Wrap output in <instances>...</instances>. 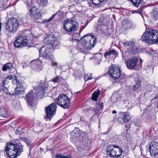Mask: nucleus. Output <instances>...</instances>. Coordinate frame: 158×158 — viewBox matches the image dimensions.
I'll use <instances>...</instances> for the list:
<instances>
[{
    "label": "nucleus",
    "mask_w": 158,
    "mask_h": 158,
    "mask_svg": "<svg viewBox=\"0 0 158 158\" xmlns=\"http://www.w3.org/2000/svg\"><path fill=\"white\" fill-rule=\"evenodd\" d=\"M47 85L45 83H41L37 87H35L32 91L28 93L26 96V99L29 105H31V102L36 98H41L44 96L47 89Z\"/></svg>",
    "instance_id": "obj_1"
},
{
    "label": "nucleus",
    "mask_w": 158,
    "mask_h": 158,
    "mask_svg": "<svg viewBox=\"0 0 158 158\" xmlns=\"http://www.w3.org/2000/svg\"><path fill=\"white\" fill-rule=\"evenodd\" d=\"M5 151L10 158H16L23 151L22 146L20 143H6Z\"/></svg>",
    "instance_id": "obj_2"
},
{
    "label": "nucleus",
    "mask_w": 158,
    "mask_h": 158,
    "mask_svg": "<svg viewBox=\"0 0 158 158\" xmlns=\"http://www.w3.org/2000/svg\"><path fill=\"white\" fill-rule=\"evenodd\" d=\"M141 39L148 43H158V31L154 29H146L141 36Z\"/></svg>",
    "instance_id": "obj_3"
},
{
    "label": "nucleus",
    "mask_w": 158,
    "mask_h": 158,
    "mask_svg": "<svg viewBox=\"0 0 158 158\" xmlns=\"http://www.w3.org/2000/svg\"><path fill=\"white\" fill-rule=\"evenodd\" d=\"M5 79H7V80H12L14 82H16L17 86L12 94L13 95H18L21 94L24 92V88L23 83L17 80L15 76L9 75L7 76Z\"/></svg>",
    "instance_id": "obj_4"
},
{
    "label": "nucleus",
    "mask_w": 158,
    "mask_h": 158,
    "mask_svg": "<svg viewBox=\"0 0 158 158\" xmlns=\"http://www.w3.org/2000/svg\"><path fill=\"white\" fill-rule=\"evenodd\" d=\"M81 41L84 47L86 48L87 50H90L91 48L94 46L96 43V40L92 35L88 34L82 37Z\"/></svg>",
    "instance_id": "obj_5"
},
{
    "label": "nucleus",
    "mask_w": 158,
    "mask_h": 158,
    "mask_svg": "<svg viewBox=\"0 0 158 158\" xmlns=\"http://www.w3.org/2000/svg\"><path fill=\"white\" fill-rule=\"evenodd\" d=\"M55 103L63 109L68 108L70 105V99L65 94H61L55 100Z\"/></svg>",
    "instance_id": "obj_6"
},
{
    "label": "nucleus",
    "mask_w": 158,
    "mask_h": 158,
    "mask_svg": "<svg viewBox=\"0 0 158 158\" xmlns=\"http://www.w3.org/2000/svg\"><path fill=\"white\" fill-rule=\"evenodd\" d=\"M107 154L111 157H117L120 156L123 152V150L118 146L110 145L106 149Z\"/></svg>",
    "instance_id": "obj_7"
},
{
    "label": "nucleus",
    "mask_w": 158,
    "mask_h": 158,
    "mask_svg": "<svg viewBox=\"0 0 158 158\" xmlns=\"http://www.w3.org/2000/svg\"><path fill=\"white\" fill-rule=\"evenodd\" d=\"M77 23L76 21L71 19L65 20L63 28L65 30V33L69 34L70 32H74L77 28Z\"/></svg>",
    "instance_id": "obj_8"
},
{
    "label": "nucleus",
    "mask_w": 158,
    "mask_h": 158,
    "mask_svg": "<svg viewBox=\"0 0 158 158\" xmlns=\"http://www.w3.org/2000/svg\"><path fill=\"white\" fill-rule=\"evenodd\" d=\"M6 29L11 32H15L19 27V21L16 18L12 17L6 22Z\"/></svg>",
    "instance_id": "obj_9"
},
{
    "label": "nucleus",
    "mask_w": 158,
    "mask_h": 158,
    "mask_svg": "<svg viewBox=\"0 0 158 158\" xmlns=\"http://www.w3.org/2000/svg\"><path fill=\"white\" fill-rule=\"evenodd\" d=\"M142 60H140V64H137L138 59L137 57L135 56L128 59L126 61V65L127 67L129 69H135V68L138 66V69H139L142 68Z\"/></svg>",
    "instance_id": "obj_10"
},
{
    "label": "nucleus",
    "mask_w": 158,
    "mask_h": 158,
    "mask_svg": "<svg viewBox=\"0 0 158 158\" xmlns=\"http://www.w3.org/2000/svg\"><path fill=\"white\" fill-rule=\"evenodd\" d=\"M56 106V104L53 103L46 107V115L44 118L46 120H50L51 117L55 114Z\"/></svg>",
    "instance_id": "obj_11"
},
{
    "label": "nucleus",
    "mask_w": 158,
    "mask_h": 158,
    "mask_svg": "<svg viewBox=\"0 0 158 158\" xmlns=\"http://www.w3.org/2000/svg\"><path fill=\"white\" fill-rule=\"evenodd\" d=\"M121 43L123 46L127 49V51L129 53L135 54L136 52L135 43L133 41L123 40L122 41Z\"/></svg>",
    "instance_id": "obj_12"
},
{
    "label": "nucleus",
    "mask_w": 158,
    "mask_h": 158,
    "mask_svg": "<svg viewBox=\"0 0 158 158\" xmlns=\"http://www.w3.org/2000/svg\"><path fill=\"white\" fill-rule=\"evenodd\" d=\"M109 73L112 77L115 80L119 77L121 73L120 70L118 67L113 65L110 68Z\"/></svg>",
    "instance_id": "obj_13"
},
{
    "label": "nucleus",
    "mask_w": 158,
    "mask_h": 158,
    "mask_svg": "<svg viewBox=\"0 0 158 158\" xmlns=\"http://www.w3.org/2000/svg\"><path fill=\"white\" fill-rule=\"evenodd\" d=\"M27 39L23 36H19L14 43V45L16 48H21L26 46L27 44Z\"/></svg>",
    "instance_id": "obj_14"
},
{
    "label": "nucleus",
    "mask_w": 158,
    "mask_h": 158,
    "mask_svg": "<svg viewBox=\"0 0 158 158\" xmlns=\"http://www.w3.org/2000/svg\"><path fill=\"white\" fill-rule=\"evenodd\" d=\"M149 151L152 156H158V143L152 142L150 144Z\"/></svg>",
    "instance_id": "obj_15"
},
{
    "label": "nucleus",
    "mask_w": 158,
    "mask_h": 158,
    "mask_svg": "<svg viewBox=\"0 0 158 158\" xmlns=\"http://www.w3.org/2000/svg\"><path fill=\"white\" fill-rule=\"evenodd\" d=\"M29 14L30 17L37 19L40 18L41 16L40 13L39 12L38 9L35 6H31V8H29Z\"/></svg>",
    "instance_id": "obj_16"
},
{
    "label": "nucleus",
    "mask_w": 158,
    "mask_h": 158,
    "mask_svg": "<svg viewBox=\"0 0 158 158\" xmlns=\"http://www.w3.org/2000/svg\"><path fill=\"white\" fill-rule=\"evenodd\" d=\"M48 46H43L41 47L40 49H39L40 55L42 56L48 58L49 57V49Z\"/></svg>",
    "instance_id": "obj_17"
},
{
    "label": "nucleus",
    "mask_w": 158,
    "mask_h": 158,
    "mask_svg": "<svg viewBox=\"0 0 158 158\" xmlns=\"http://www.w3.org/2000/svg\"><path fill=\"white\" fill-rule=\"evenodd\" d=\"M43 41L45 44L44 46H48L50 47H52L54 45V41L53 38L50 36L47 37L44 39Z\"/></svg>",
    "instance_id": "obj_18"
},
{
    "label": "nucleus",
    "mask_w": 158,
    "mask_h": 158,
    "mask_svg": "<svg viewBox=\"0 0 158 158\" xmlns=\"http://www.w3.org/2000/svg\"><path fill=\"white\" fill-rule=\"evenodd\" d=\"M9 82L8 80L7 79H5L3 81L2 83V89L4 92L7 93L8 91V84Z\"/></svg>",
    "instance_id": "obj_19"
},
{
    "label": "nucleus",
    "mask_w": 158,
    "mask_h": 158,
    "mask_svg": "<svg viewBox=\"0 0 158 158\" xmlns=\"http://www.w3.org/2000/svg\"><path fill=\"white\" fill-rule=\"evenodd\" d=\"M131 117L129 113L127 112H124L123 114V118L125 122H128L131 119Z\"/></svg>",
    "instance_id": "obj_20"
},
{
    "label": "nucleus",
    "mask_w": 158,
    "mask_h": 158,
    "mask_svg": "<svg viewBox=\"0 0 158 158\" xmlns=\"http://www.w3.org/2000/svg\"><path fill=\"white\" fill-rule=\"evenodd\" d=\"M151 16L152 19L156 20L158 19V12L157 10L153 9L151 13Z\"/></svg>",
    "instance_id": "obj_21"
},
{
    "label": "nucleus",
    "mask_w": 158,
    "mask_h": 158,
    "mask_svg": "<svg viewBox=\"0 0 158 158\" xmlns=\"http://www.w3.org/2000/svg\"><path fill=\"white\" fill-rule=\"evenodd\" d=\"M13 67V64L11 63H9L4 65L2 68V70L3 71H6L8 69H10Z\"/></svg>",
    "instance_id": "obj_22"
},
{
    "label": "nucleus",
    "mask_w": 158,
    "mask_h": 158,
    "mask_svg": "<svg viewBox=\"0 0 158 158\" xmlns=\"http://www.w3.org/2000/svg\"><path fill=\"white\" fill-rule=\"evenodd\" d=\"M40 61L37 60H33L30 62V64L31 66L33 68H36V66H38L40 64Z\"/></svg>",
    "instance_id": "obj_23"
},
{
    "label": "nucleus",
    "mask_w": 158,
    "mask_h": 158,
    "mask_svg": "<svg viewBox=\"0 0 158 158\" xmlns=\"http://www.w3.org/2000/svg\"><path fill=\"white\" fill-rule=\"evenodd\" d=\"M100 94L99 90L95 91L92 94V100L95 101L97 100V98Z\"/></svg>",
    "instance_id": "obj_24"
},
{
    "label": "nucleus",
    "mask_w": 158,
    "mask_h": 158,
    "mask_svg": "<svg viewBox=\"0 0 158 158\" xmlns=\"http://www.w3.org/2000/svg\"><path fill=\"white\" fill-rule=\"evenodd\" d=\"M140 82L139 81H137L135 85L133 87V89L135 91H139L140 89Z\"/></svg>",
    "instance_id": "obj_25"
},
{
    "label": "nucleus",
    "mask_w": 158,
    "mask_h": 158,
    "mask_svg": "<svg viewBox=\"0 0 158 158\" xmlns=\"http://www.w3.org/2000/svg\"><path fill=\"white\" fill-rule=\"evenodd\" d=\"M133 5L136 7H137L141 2V0H130Z\"/></svg>",
    "instance_id": "obj_26"
},
{
    "label": "nucleus",
    "mask_w": 158,
    "mask_h": 158,
    "mask_svg": "<svg viewBox=\"0 0 158 158\" xmlns=\"http://www.w3.org/2000/svg\"><path fill=\"white\" fill-rule=\"evenodd\" d=\"M116 52L114 50H110L107 52H106L105 54V56H110L111 55H115Z\"/></svg>",
    "instance_id": "obj_27"
},
{
    "label": "nucleus",
    "mask_w": 158,
    "mask_h": 158,
    "mask_svg": "<svg viewBox=\"0 0 158 158\" xmlns=\"http://www.w3.org/2000/svg\"><path fill=\"white\" fill-rule=\"evenodd\" d=\"M92 2L95 5H99L102 2L100 0H92Z\"/></svg>",
    "instance_id": "obj_28"
},
{
    "label": "nucleus",
    "mask_w": 158,
    "mask_h": 158,
    "mask_svg": "<svg viewBox=\"0 0 158 158\" xmlns=\"http://www.w3.org/2000/svg\"><path fill=\"white\" fill-rule=\"evenodd\" d=\"M98 108L100 110H102L103 109V103L102 101H100L98 104Z\"/></svg>",
    "instance_id": "obj_29"
},
{
    "label": "nucleus",
    "mask_w": 158,
    "mask_h": 158,
    "mask_svg": "<svg viewBox=\"0 0 158 158\" xmlns=\"http://www.w3.org/2000/svg\"><path fill=\"white\" fill-rule=\"evenodd\" d=\"M55 158H71V157L69 156H60L59 155H57L56 156Z\"/></svg>",
    "instance_id": "obj_30"
},
{
    "label": "nucleus",
    "mask_w": 158,
    "mask_h": 158,
    "mask_svg": "<svg viewBox=\"0 0 158 158\" xmlns=\"http://www.w3.org/2000/svg\"><path fill=\"white\" fill-rule=\"evenodd\" d=\"M59 80L58 76L56 77L55 78L52 80V81L54 83L57 82Z\"/></svg>",
    "instance_id": "obj_31"
},
{
    "label": "nucleus",
    "mask_w": 158,
    "mask_h": 158,
    "mask_svg": "<svg viewBox=\"0 0 158 158\" xmlns=\"http://www.w3.org/2000/svg\"><path fill=\"white\" fill-rule=\"evenodd\" d=\"M92 79V77H90L88 75H85V76L84 77V79L85 81H87L91 79Z\"/></svg>",
    "instance_id": "obj_32"
},
{
    "label": "nucleus",
    "mask_w": 158,
    "mask_h": 158,
    "mask_svg": "<svg viewBox=\"0 0 158 158\" xmlns=\"http://www.w3.org/2000/svg\"><path fill=\"white\" fill-rule=\"evenodd\" d=\"M26 5L28 10H29V8H31V2H30L29 1H28V2H27Z\"/></svg>",
    "instance_id": "obj_33"
},
{
    "label": "nucleus",
    "mask_w": 158,
    "mask_h": 158,
    "mask_svg": "<svg viewBox=\"0 0 158 158\" xmlns=\"http://www.w3.org/2000/svg\"><path fill=\"white\" fill-rule=\"evenodd\" d=\"M56 14H53L52 16L48 20L47 22H48L52 20L55 17Z\"/></svg>",
    "instance_id": "obj_34"
},
{
    "label": "nucleus",
    "mask_w": 158,
    "mask_h": 158,
    "mask_svg": "<svg viewBox=\"0 0 158 158\" xmlns=\"http://www.w3.org/2000/svg\"><path fill=\"white\" fill-rule=\"evenodd\" d=\"M21 139L24 141L25 142H26L27 144H29V143L28 142V140L26 138H22Z\"/></svg>",
    "instance_id": "obj_35"
},
{
    "label": "nucleus",
    "mask_w": 158,
    "mask_h": 158,
    "mask_svg": "<svg viewBox=\"0 0 158 158\" xmlns=\"http://www.w3.org/2000/svg\"><path fill=\"white\" fill-rule=\"evenodd\" d=\"M125 81V79L124 77H121V79L120 80H119L118 81V82H119L120 83H122L124 82Z\"/></svg>",
    "instance_id": "obj_36"
},
{
    "label": "nucleus",
    "mask_w": 158,
    "mask_h": 158,
    "mask_svg": "<svg viewBox=\"0 0 158 158\" xmlns=\"http://www.w3.org/2000/svg\"><path fill=\"white\" fill-rule=\"evenodd\" d=\"M41 2L43 3V4L46 5L48 2L47 0H40Z\"/></svg>",
    "instance_id": "obj_37"
},
{
    "label": "nucleus",
    "mask_w": 158,
    "mask_h": 158,
    "mask_svg": "<svg viewBox=\"0 0 158 158\" xmlns=\"http://www.w3.org/2000/svg\"><path fill=\"white\" fill-rule=\"evenodd\" d=\"M51 64L52 66H56V64L55 62H54L53 61H52V62L51 63Z\"/></svg>",
    "instance_id": "obj_38"
},
{
    "label": "nucleus",
    "mask_w": 158,
    "mask_h": 158,
    "mask_svg": "<svg viewBox=\"0 0 158 158\" xmlns=\"http://www.w3.org/2000/svg\"><path fill=\"white\" fill-rule=\"evenodd\" d=\"M137 12V11L135 10L131 11V13L132 14H134L135 13H136Z\"/></svg>",
    "instance_id": "obj_39"
},
{
    "label": "nucleus",
    "mask_w": 158,
    "mask_h": 158,
    "mask_svg": "<svg viewBox=\"0 0 158 158\" xmlns=\"http://www.w3.org/2000/svg\"><path fill=\"white\" fill-rule=\"evenodd\" d=\"M117 113V112L115 110H114L112 111V113L113 114H114Z\"/></svg>",
    "instance_id": "obj_40"
},
{
    "label": "nucleus",
    "mask_w": 158,
    "mask_h": 158,
    "mask_svg": "<svg viewBox=\"0 0 158 158\" xmlns=\"http://www.w3.org/2000/svg\"><path fill=\"white\" fill-rule=\"evenodd\" d=\"M137 11V12L136 13H139V14H141V11L140 10H138V11Z\"/></svg>",
    "instance_id": "obj_41"
},
{
    "label": "nucleus",
    "mask_w": 158,
    "mask_h": 158,
    "mask_svg": "<svg viewBox=\"0 0 158 158\" xmlns=\"http://www.w3.org/2000/svg\"><path fill=\"white\" fill-rule=\"evenodd\" d=\"M80 91L77 92L75 93V94H76L77 95L78 94H79L80 93Z\"/></svg>",
    "instance_id": "obj_42"
},
{
    "label": "nucleus",
    "mask_w": 158,
    "mask_h": 158,
    "mask_svg": "<svg viewBox=\"0 0 158 158\" xmlns=\"http://www.w3.org/2000/svg\"><path fill=\"white\" fill-rule=\"evenodd\" d=\"M72 40H73V41H73V40H75L76 41L77 40V39H73V38H72Z\"/></svg>",
    "instance_id": "obj_43"
},
{
    "label": "nucleus",
    "mask_w": 158,
    "mask_h": 158,
    "mask_svg": "<svg viewBox=\"0 0 158 158\" xmlns=\"http://www.w3.org/2000/svg\"><path fill=\"white\" fill-rule=\"evenodd\" d=\"M98 56H100V57H101V55L100 54H98Z\"/></svg>",
    "instance_id": "obj_44"
},
{
    "label": "nucleus",
    "mask_w": 158,
    "mask_h": 158,
    "mask_svg": "<svg viewBox=\"0 0 158 158\" xmlns=\"http://www.w3.org/2000/svg\"><path fill=\"white\" fill-rule=\"evenodd\" d=\"M1 23L0 24V32L1 31Z\"/></svg>",
    "instance_id": "obj_45"
},
{
    "label": "nucleus",
    "mask_w": 158,
    "mask_h": 158,
    "mask_svg": "<svg viewBox=\"0 0 158 158\" xmlns=\"http://www.w3.org/2000/svg\"><path fill=\"white\" fill-rule=\"evenodd\" d=\"M75 78H76L77 77V75H75Z\"/></svg>",
    "instance_id": "obj_46"
},
{
    "label": "nucleus",
    "mask_w": 158,
    "mask_h": 158,
    "mask_svg": "<svg viewBox=\"0 0 158 158\" xmlns=\"http://www.w3.org/2000/svg\"><path fill=\"white\" fill-rule=\"evenodd\" d=\"M19 131V130L18 129H17V134H19L18 133V131Z\"/></svg>",
    "instance_id": "obj_47"
},
{
    "label": "nucleus",
    "mask_w": 158,
    "mask_h": 158,
    "mask_svg": "<svg viewBox=\"0 0 158 158\" xmlns=\"http://www.w3.org/2000/svg\"><path fill=\"white\" fill-rule=\"evenodd\" d=\"M29 31V32L30 33H30H31V32H30V31Z\"/></svg>",
    "instance_id": "obj_48"
}]
</instances>
